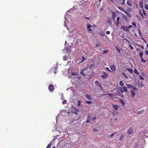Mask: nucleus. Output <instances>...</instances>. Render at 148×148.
I'll list each match as a JSON object with an SVG mask.
<instances>
[{
	"label": "nucleus",
	"instance_id": "63",
	"mask_svg": "<svg viewBox=\"0 0 148 148\" xmlns=\"http://www.w3.org/2000/svg\"><path fill=\"white\" fill-rule=\"evenodd\" d=\"M98 130L95 129H94V131H98Z\"/></svg>",
	"mask_w": 148,
	"mask_h": 148
},
{
	"label": "nucleus",
	"instance_id": "64",
	"mask_svg": "<svg viewBox=\"0 0 148 148\" xmlns=\"http://www.w3.org/2000/svg\"><path fill=\"white\" fill-rule=\"evenodd\" d=\"M134 34L135 36L138 37V35H137L136 34Z\"/></svg>",
	"mask_w": 148,
	"mask_h": 148
},
{
	"label": "nucleus",
	"instance_id": "18",
	"mask_svg": "<svg viewBox=\"0 0 148 148\" xmlns=\"http://www.w3.org/2000/svg\"><path fill=\"white\" fill-rule=\"evenodd\" d=\"M118 7V8L120 10H121L122 11L124 12H125L126 11L125 10L124 8H122L121 7Z\"/></svg>",
	"mask_w": 148,
	"mask_h": 148
},
{
	"label": "nucleus",
	"instance_id": "19",
	"mask_svg": "<svg viewBox=\"0 0 148 148\" xmlns=\"http://www.w3.org/2000/svg\"><path fill=\"white\" fill-rule=\"evenodd\" d=\"M122 90L125 92H127V89L126 87L124 86L122 87Z\"/></svg>",
	"mask_w": 148,
	"mask_h": 148
},
{
	"label": "nucleus",
	"instance_id": "40",
	"mask_svg": "<svg viewBox=\"0 0 148 148\" xmlns=\"http://www.w3.org/2000/svg\"><path fill=\"white\" fill-rule=\"evenodd\" d=\"M122 75H123L124 76H125V78L126 79H127V78H128V77H127V76L126 75L124 74V73H122Z\"/></svg>",
	"mask_w": 148,
	"mask_h": 148
},
{
	"label": "nucleus",
	"instance_id": "37",
	"mask_svg": "<svg viewBox=\"0 0 148 148\" xmlns=\"http://www.w3.org/2000/svg\"><path fill=\"white\" fill-rule=\"evenodd\" d=\"M139 13L140 14V15L143 17V13L141 12V10H139Z\"/></svg>",
	"mask_w": 148,
	"mask_h": 148
},
{
	"label": "nucleus",
	"instance_id": "13",
	"mask_svg": "<svg viewBox=\"0 0 148 148\" xmlns=\"http://www.w3.org/2000/svg\"><path fill=\"white\" fill-rule=\"evenodd\" d=\"M113 107L116 110H117L118 109L119 106H118L116 104H113Z\"/></svg>",
	"mask_w": 148,
	"mask_h": 148
},
{
	"label": "nucleus",
	"instance_id": "47",
	"mask_svg": "<svg viewBox=\"0 0 148 148\" xmlns=\"http://www.w3.org/2000/svg\"><path fill=\"white\" fill-rule=\"evenodd\" d=\"M88 32H90L91 33L92 32V29H91L89 28L88 29Z\"/></svg>",
	"mask_w": 148,
	"mask_h": 148
},
{
	"label": "nucleus",
	"instance_id": "53",
	"mask_svg": "<svg viewBox=\"0 0 148 148\" xmlns=\"http://www.w3.org/2000/svg\"><path fill=\"white\" fill-rule=\"evenodd\" d=\"M84 18V19L86 20V19H88V20H89L90 19V18H88V17H85Z\"/></svg>",
	"mask_w": 148,
	"mask_h": 148
},
{
	"label": "nucleus",
	"instance_id": "17",
	"mask_svg": "<svg viewBox=\"0 0 148 148\" xmlns=\"http://www.w3.org/2000/svg\"><path fill=\"white\" fill-rule=\"evenodd\" d=\"M120 18L119 17H117L116 18V25L117 26L119 25V20Z\"/></svg>",
	"mask_w": 148,
	"mask_h": 148
},
{
	"label": "nucleus",
	"instance_id": "52",
	"mask_svg": "<svg viewBox=\"0 0 148 148\" xmlns=\"http://www.w3.org/2000/svg\"><path fill=\"white\" fill-rule=\"evenodd\" d=\"M121 103L122 104L124 105L125 103L124 101L123 100H121Z\"/></svg>",
	"mask_w": 148,
	"mask_h": 148
},
{
	"label": "nucleus",
	"instance_id": "33",
	"mask_svg": "<svg viewBox=\"0 0 148 148\" xmlns=\"http://www.w3.org/2000/svg\"><path fill=\"white\" fill-rule=\"evenodd\" d=\"M86 60V59L84 57H83L82 58V61L80 62V63H82L83 62H84L85 60Z\"/></svg>",
	"mask_w": 148,
	"mask_h": 148
},
{
	"label": "nucleus",
	"instance_id": "8",
	"mask_svg": "<svg viewBox=\"0 0 148 148\" xmlns=\"http://www.w3.org/2000/svg\"><path fill=\"white\" fill-rule=\"evenodd\" d=\"M126 133H122L119 138V140L120 141H122L123 140V138L126 136Z\"/></svg>",
	"mask_w": 148,
	"mask_h": 148
},
{
	"label": "nucleus",
	"instance_id": "27",
	"mask_svg": "<svg viewBox=\"0 0 148 148\" xmlns=\"http://www.w3.org/2000/svg\"><path fill=\"white\" fill-rule=\"evenodd\" d=\"M144 110H140L139 112H138L137 113V114H140L142 113H143V112H144Z\"/></svg>",
	"mask_w": 148,
	"mask_h": 148
},
{
	"label": "nucleus",
	"instance_id": "56",
	"mask_svg": "<svg viewBox=\"0 0 148 148\" xmlns=\"http://www.w3.org/2000/svg\"><path fill=\"white\" fill-rule=\"evenodd\" d=\"M106 33L107 34H110V32L109 31H107L106 32Z\"/></svg>",
	"mask_w": 148,
	"mask_h": 148
},
{
	"label": "nucleus",
	"instance_id": "62",
	"mask_svg": "<svg viewBox=\"0 0 148 148\" xmlns=\"http://www.w3.org/2000/svg\"><path fill=\"white\" fill-rule=\"evenodd\" d=\"M113 4H114V3L113 0H109Z\"/></svg>",
	"mask_w": 148,
	"mask_h": 148
},
{
	"label": "nucleus",
	"instance_id": "54",
	"mask_svg": "<svg viewBox=\"0 0 148 148\" xmlns=\"http://www.w3.org/2000/svg\"><path fill=\"white\" fill-rule=\"evenodd\" d=\"M110 135H107L106 136V137H105V138H110Z\"/></svg>",
	"mask_w": 148,
	"mask_h": 148
},
{
	"label": "nucleus",
	"instance_id": "60",
	"mask_svg": "<svg viewBox=\"0 0 148 148\" xmlns=\"http://www.w3.org/2000/svg\"><path fill=\"white\" fill-rule=\"evenodd\" d=\"M72 75H77V74L75 73H72Z\"/></svg>",
	"mask_w": 148,
	"mask_h": 148
},
{
	"label": "nucleus",
	"instance_id": "32",
	"mask_svg": "<svg viewBox=\"0 0 148 148\" xmlns=\"http://www.w3.org/2000/svg\"><path fill=\"white\" fill-rule=\"evenodd\" d=\"M109 52V51L108 50H103V53L105 54L106 53H108Z\"/></svg>",
	"mask_w": 148,
	"mask_h": 148
},
{
	"label": "nucleus",
	"instance_id": "61",
	"mask_svg": "<svg viewBox=\"0 0 148 148\" xmlns=\"http://www.w3.org/2000/svg\"><path fill=\"white\" fill-rule=\"evenodd\" d=\"M99 47V45L98 44H97L96 45L95 47Z\"/></svg>",
	"mask_w": 148,
	"mask_h": 148
},
{
	"label": "nucleus",
	"instance_id": "46",
	"mask_svg": "<svg viewBox=\"0 0 148 148\" xmlns=\"http://www.w3.org/2000/svg\"><path fill=\"white\" fill-rule=\"evenodd\" d=\"M129 45L131 49L133 50L134 49V48L132 46L130 45Z\"/></svg>",
	"mask_w": 148,
	"mask_h": 148
},
{
	"label": "nucleus",
	"instance_id": "36",
	"mask_svg": "<svg viewBox=\"0 0 148 148\" xmlns=\"http://www.w3.org/2000/svg\"><path fill=\"white\" fill-rule=\"evenodd\" d=\"M108 95H109V96L111 97H113V95L112 93H107Z\"/></svg>",
	"mask_w": 148,
	"mask_h": 148
},
{
	"label": "nucleus",
	"instance_id": "38",
	"mask_svg": "<svg viewBox=\"0 0 148 148\" xmlns=\"http://www.w3.org/2000/svg\"><path fill=\"white\" fill-rule=\"evenodd\" d=\"M125 0H122V2L121 3V4L122 5H125Z\"/></svg>",
	"mask_w": 148,
	"mask_h": 148
},
{
	"label": "nucleus",
	"instance_id": "4",
	"mask_svg": "<svg viewBox=\"0 0 148 148\" xmlns=\"http://www.w3.org/2000/svg\"><path fill=\"white\" fill-rule=\"evenodd\" d=\"M133 129L132 128H129L127 131V134L129 135H131L133 132Z\"/></svg>",
	"mask_w": 148,
	"mask_h": 148
},
{
	"label": "nucleus",
	"instance_id": "24",
	"mask_svg": "<svg viewBox=\"0 0 148 148\" xmlns=\"http://www.w3.org/2000/svg\"><path fill=\"white\" fill-rule=\"evenodd\" d=\"M131 89H132V90H137V88L136 86H132V88Z\"/></svg>",
	"mask_w": 148,
	"mask_h": 148
},
{
	"label": "nucleus",
	"instance_id": "35",
	"mask_svg": "<svg viewBox=\"0 0 148 148\" xmlns=\"http://www.w3.org/2000/svg\"><path fill=\"white\" fill-rule=\"evenodd\" d=\"M141 62H144V63H146V61L144 60L143 58H141Z\"/></svg>",
	"mask_w": 148,
	"mask_h": 148
},
{
	"label": "nucleus",
	"instance_id": "3",
	"mask_svg": "<svg viewBox=\"0 0 148 148\" xmlns=\"http://www.w3.org/2000/svg\"><path fill=\"white\" fill-rule=\"evenodd\" d=\"M48 88L50 91L51 92H53L54 89V86L52 84H50L49 85Z\"/></svg>",
	"mask_w": 148,
	"mask_h": 148
},
{
	"label": "nucleus",
	"instance_id": "11",
	"mask_svg": "<svg viewBox=\"0 0 148 148\" xmlns=\"http://www.w3.org/2000/svg\"><path fill=\"white\" fill-rule=\"evenodd\" d=\"M62 96L61 98V99L63 101L62 102V103L63 104H64L66 103L67 101L66 99H64L63 96V94H62Z\"/></svg>",
	"mask_w": 148,
	"mask_h": 148
},
{
	"label": "nucleus",
	"instance_id": "14",
	"mask_svg": "<svg viewBox=\"0 0 148 148\" xmlns=\"http://www.w3.org/2000/svg\"><path fill=\"white\" fill-rule=\"evenodd\" d=\"M125 13L128 17L130 18L132 17V15L126 11L125 12Z\"/></svg>",
	"mask_w": 148,
	"mask_h": 148
},
{
	"label": "nucleus",
	"instance_id": "42",
	"mask_svg": "<svg viewBox=\"0 0 148 148\" xmlns=\"http://www.w3.org/2000/svg\"><path fill=\"white\" fill-rule=\"evenodd\" d=\"M139 34H140V35H141V32L140 31V30L139 29H138L137 30Z\"/></svg>",
	"mask_w": 148,
	"mask_h": 148
},
{
	"label": "nucleus",
	"instance_id": "59",
	"mask_svg": "<svg viewBox=\"0 0 148 148\" xmlns=\"http://www.w3.org/2000/svg\"><path fill=\"white\" fill-rule=\"evenodd\" d=\"M117 50L118 52L119 53H120V50L119 48L117 49Z\"/></svg>",
	"mask_w": 148,
	"mask_h": 148
},
{
	"label": "nucleus",
	"instance_id": "29",
	"mask_svg": "<svg viewBox=\"0 0 148 148\" xmlns=\"http://www.w3.org/2000/svg\"><path fill=\"white\" fill-rule=\"evenodd\" d=\"M134 72L135 73H136L137 75L139 74L138 70L136 69H134Z\"/></svg>",
	"mask_w": 148,
	"mask_h": 148
},
{
	"label": "nucleus",
	"instance_id": "15",
	"mask_svg": "<svg viewBox=\"0 0 148 148\" xmlns=\"http://www.w3.org/2000/svg\"><path fill=\"white\" fill-rule=\"evenodd\" d=\"M86 97L89 100H91L92 99L90 95L88 94H87L86 95Z\"/></svg>",
	"mask_w": 148,
	"mask_h": 148
},
{
	"label": "nucleus",
	"instance_id": "21",
	"mask_svg": "<svg viewBox=\"0 0 148 148\" xmlns=\"http://www.w3.org/2000/svg\"><path fill=\"white\" fill-rule=\"evenodd\" d=\"M127 70L130 72V73H133V71L132 69H130L129 68H127Z\"/></svg>",
	"mask_w": 148,
	"mask_h": 148
},
{
	"label": "nucleus",
	"instance_id": "30",
	"mask_svg": "<svg viewBox=\"0 0 148 148\" xmlns=\"http://www.w3.org/2000/svg\"><path fill=\"white\" fill-rule=\"evenodd\" d=\"M133 25L135 28H136L137 27L136 25V23L134 22H133L132 23Z\"/></svg>",
	"mask_w": 148,
	"mask_h": 148
},
{
	"label": "nucleus",
	"instance_id": "10",
	"mask_svg": "<svg viewBox=\"0 0 148 148\" xmlns=\"http://www.w3.org/2000/svg\"><path fill=\"white\" fill-rule=\"evenodd\" d=\"M127 3L130 7H131L132 6V1L130 0H128L127 2Z\"/></svg>",
	"mask_w": 148,
	"mask_h": 148
},
{
	"label": "nucleus",
	"instance_id": "31",
	"mask_svg": "<svg viewBox=\"0 0 148 148\" xmlns=\"http://www.w3.org/2000/svg\"><path fill=\"white\" fill-rule=\"evenodd\" d=\"M81 101L80 100H78L77 101V106H80Z\"/></svg>",
	"mask_w": 148,
	"mask_h": 148
},
{
	"label": "nucleus",
	"instance_id": "26",
	"mask_svg": "<svg viewBox=\"0 0 148 148\" xmlns=\"http://www.w3.org/2000/svg\"><path fill=\"white\" fill-rule=\"evenodd\" d=\"M95 84L99 86L100 87H101V85L99 84L98 82L97 81H96L95 82Z\"/></svg>",
	"mask_w": 148,
	"mask_h": 148
},
{
	"label": "nucleus",
	"instance_id": "2",
	"mask_svg": "<svg viewBox=\"0 0 148 148\" xmlns=\"http://www.w3.org/2000/svg\"><path fill=\"white\" fill-rule=\"evenodd\" d=\"M108 75V74L104 71H102L100 73V77L103 79L107 77Z\"/></svg>",
	"mask_w": 148,
	"mask_h": 148
},
{
	"label": "nucleus",
	"instance_id": "34",
	"mask_svg": "<svg viewBox=\"0 0 148 148\" xmlns=\"http://www.w3.org/2000/svg\"><path fill=\"white\" fill-rule=\"evenodd\" d=\"M91 25L90 24H88L87 25V28L89 29L91 27Z\"/></svg>",
	"mask_w": 148,
	"mask_h": 148
},
{
	"label": "nucleus",
	"instance_id": "16",
	"mask_svg": "<svg viewBox=\"0 0 148 148\" xmlns=\"http://www.w3.org/2000/svg\"><path fill=\"white\" fill-rule=\"evenodd\" d=\"M54 141V139H53L51 141V142L50 144H49L47 146L46 148H50L51 145L52 144L53 142Z\"/></svg>",
	"mask_w": 148,
	"mask_h": 148
},
{
	"label": "nucleus",
	"instance_id": "51",
	"mask_svg": "<svg viewBox=\"0 0 148 148\" xmlns=\"http://www.w3.org/2000/svg\"><path fill=\"white\" fill-rule=\"evenodd\" d=\"M106 69L108 71L110 72H111V71L109 69L108 67H106Z\"/></svg>",
	"mask_w": 148,
	"mask_h": 148
},
{
	"label": "nucleus",
	"instance_id": "23",
	"mask_svg": "<svg viewBox=\"0 0 148 148\" xmlns=\"http://www.w3.org/2000/svg\"><path fill=\"white\" fill-rule=\"evenodd\" d=\"M85 102L86 103L89 104L92 103V101H85Z\"/></svg>",
	"mask_w": 148,
	"mask_h": 148
},
{
	"label": "nucleus",
	"instance_id": "9",
	"mask_svg": "<svg viewBox=\"0 0 148 148\" xmlns=\"http://www.w3.org/2000/svg\"><path fill=\"white\" fill-rule=\"evenodd\" d=\"M112 18L113 20H115V18L116 17V13L114 12H112Z\"/></svg>",
	"mask_w": 148,
	"mask_h": 148
},
{
	"label": "nucleus",
	"instance_id": "43",
	"mask_svg": "<svg viewBox=\"0 0 148 148\" xmlns=\"http://www.w3.org/2000/svg\"><path fill=\"white\" fill-rule=\"evenodd\" d=\"M128 29H129L127 27H126L125 31H126V32H128L129 31Z\"/></svg>",
	"mask_w": 148,
	"mask_h": 148
},
{
	"label": "nucleus",
	"instance_id": "49",
	"mask_svg": "<svg viewBox=\"0 0 148 148\" xmlns=\"http://www.w3.org/2000/svg\"><path fill=\"white\" fill-rule=\"evenodd\" d=\"M139 77H140V79H144L143 77L141 75H140L139 76Z\"/></svg>",
	"mask_w": 148,
	"mask_h": 148
},
{
	"label": "nucleus",
	"instance_id": "39",
	"mask_svg": "<svg viewBox=\"0 0 148 148\" xmlns=\"http://www.w3.org/2000/svg\"><path fill=\"white\" fill-rule=\"evenodd\" d=\"M142 10H143V14L145 15H146V13L145 10L144 9H142Z\"/></svg>",
	"mask_w": 148,
	"mask_h": 148
},
{
	"label": "nucleus",
	"instance_id": "48",
	"mask_svg": "<svg viewBox=\"0 0 148 148\" xmlns=\"http://www.w3.org/2000/svg\"><path fill=\"white\" fill-rule=\"evenodd\" d=\"M125 27H125L124 26H123L121 27L122 29L124 30H125Z\"/></svg>",
	"mask_w": 148,
	"mask_h": 148
},
{
	"label": "nucleus",
	"instance_id": "22",
	"mask_svg": "<svg viewBox=\"0 0 148 148\" xmlns=\"http://www.w3.org/2000/svg\"><path fill=\"white\" fill-rule=\"evenodd\" d=\"M119 84L121 86H123L124 85V83L123 82V81L121 80L120 81Z\"/></svg>",
	"mask_w": 148,
	"mask_h": 148
},
{
	"label": "nucleus",
	"instance_id": "50",
	"mask_svg": "<svg viewBox=\"0 0 148 148\" xmlns=\"http://www.w3.org/2000/svg\"><path fill=\"white\" fill-rule=\"evenodd\" d=\"M131 95L133 97H134L135 95V93H131Z\"/></svg>",
	"mask_w": 148,
	"mask_h": 148
},
{
	"label": "nucleus",
	"instance_id": "7",
	"mask_svg": "<svg viewBox=\"0 0 148 148\" xmlns=\"http://www.w3.org/2000/svg\"><path fill=\"white\" fill-rule=\"evenodd\" d=\"M96 118L95 116H92L91 115L89 114L88 116V119H89L90 120L93 121Z\"/></svg>",
	"mask_w": 148,
	"mask_h": 148
},
{
	"label": "nucleus",
	"instance_id": "12",
	"mask_svg": "<svg viewBox=\"0 0 148 148\" xmlns=\"http://www.w3.org/2000/svg\"><path fill=\"white\" fill-rule=\"evenodd\" d=\"M122 17L125 21H128V18L125 14H123L122 16Z\"/></svg>",
	"mask_w": 148,
	"mask_h": 148
},
{
	"label": "nucleus",
	"instance_id": "5",
	"mask_svg": "<svg viewBox=\"0 0 148 148\" xmlns=\"http://www.w3.org/2000/svg\"><path fill=\"white\" fill-rule=\"evenodd\" d=\"M110 68L111 70L112 71V72H114L115 71H116V66H115L113 64L111 65L110 66Z\"/></svg>",
	"mask_w": 148,
	"mask_h": 148
},
{
	"label": "nucleus",
	"instance_id": "6",
	"mask_svg": "<svg viewBox=\"0 0 148 148\" xmlns=\"http://www.w3.org/2000/svg\"><path fill=\"white\" fill-rule=\"evenodd\" d=\"M141 133L143 135H144L146 137L148 136V133H147V130H143L142 132H141Z\"/></svg>",
	"mask_w": 148,
	"mask_h": 148
},
{
	"label": "nucleus",
	"instance_id": "58",
	"mask_svg": "<svg viewBox=\"0 0 148 148\" xmlns=\"http://www.w3.org/2000/svg\"><path fill=\"white\" fill-rule=\"evenodd\" d=\"M100 34H101L102 36H104L106 35L105 33H103V34H102L100 33Z\"/></svg>",
	"mask_w": 148,
	"mask_h": 148
},
{
	"label": "nucleus",
	"instance_id": "25",
	"mask_svg": "<svg viewBox=\"0 0 148 148\" xmlns=\"http://www.w3.org/2000/svg\"><path fill=\"white\" fill-rule=\"evenodd\" d=\"M127 87L128 88L131 89L132 87V85L131 84H127Z\"/></svg>",
	"mask_w": 148,
	"mask_h": 148
},
{
	"label": "nucleus",
	"instance_id": "55",
	"mask_svg": "<svg viewBox=\"0 0 148 148\" xmlns=\"http://www.w3.org/2000/svg\"><path fill=\"white\" fill-rule=\"evenodd\" d=\"M145 54L146 55H148V51L147 50H145Z\"/></svg>",
	"mask_w": 148,
	"mask_h": 148
},
{
	"label": "nucleus",
	"instance_id": "41",
	"mask_svg": "<svg viewBox=\"0 0 148 148\" xmlns=\"http://www.w3.org/2000/svg\"><path fill=\"white\" fill-rule=\"evenodd\" d=\"M116 132H115L114 133H112L110 135V137H111L113 136H114V135L115 134H116Z\"/></svg>",
	"mask_w": 148,
	"mask_h": 148
},
{
	"label": "nucleus",
	"instance_id": "44",
	"mask_svg": "<svg viewBox=\"0 0 148 148\" xmlns=\"http://www.w3.org/2000/svg\"><path fill=\"white\" fill-rule=\"evenodd\" d=\"M133 27V26L132 25H130L129 26H128L127 27H128V28L129 29H131V28H132V27Z\"/></svg>",
	"mask_w": 148,
	"mask_h": 148
},
{
	"label": "nucleus",
	"instance_id": "28",
	"mask_svg": "<svg viewBox=\"0 0 148 148\" xmlns=\"http://www.w3.org/2000/svg\"><path fill=\"white\" fill-rule=\"evenodd\" d=\"M139 55L140 56L141 58H142L143 56V52H140L139 53Z\"/></svg>",
	"mask_w": 148,
	"mask_h": 148
},
{
	"label": "nucleus",
	"instance_id": "20",
	"mask_svg": "<svg viewBox=\"0 0 148 148\" xmlns=\"http://www.w3.org/2000/svg\"><path fill=\"white\" fill-rule=\"evenodd\" d=\"M68 58V57L66 56H64L63 57V60L64 61H66L67 60Z\"/></svg>",
	"mask_w": 148,
	"mask_h": 148
},
{
	"label": "nucleus",
	"instance_id": "57",
	"mask_svg": "<svg viewBox=\"0 0 148 148\" xmlns=\"http://www.w3.org/2000/svg\"><path fill=\"white\" fill-rule=\"evenodd\" d=\"M90 119H88V118H87V121L86 122L87 123H88L90 122Z\"/></svg>",
	"mask_w": 148,
	"mask_h": 148
},
{
	"label": "nucleus",
	"instance_id": "45",
	"mask_svg": "<svg viewBox=\"0 0 148 148\" xmlns=\"http://www.w3.org/2000/svg\"><path fill=\"white\" fill-rule=\"evenodd\" d=\"M145 8L147 10H148V5L146 4L145 6Z\"/></svg>",
	"mask_w": 148,
	"mask_h": 148
},
{
	"label": "nucleus",
	"instance_id": "1",
	"mask_svg": "<svg viewBox=\"0 0 148 148\" xmlns=\"http://www.w3.org/2000/svg\"><path fill=\"white\" fill-rule=\"evenodd\" d=\"M89 73L88 69H84L81 70L80 73L84 76H85L88 75Z\"/></svg>",
	"mask_w": 148,
	"mask_h": 148
}]
</instances>
